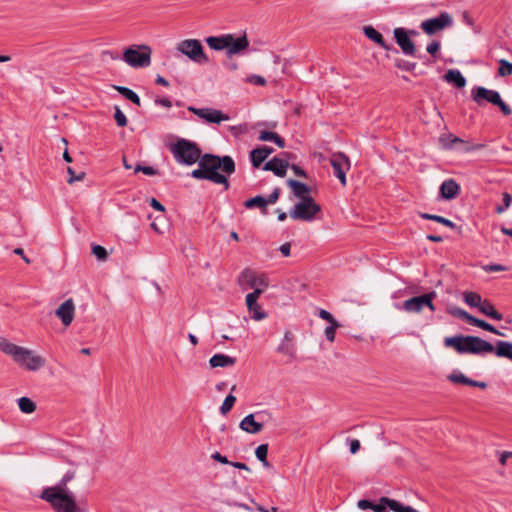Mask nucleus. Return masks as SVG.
Segmentation results:
<instances>
[{
    "mask_svg": "<svg viewBox=\"0 0 512 512\" xmlns=\"http://www.w3.org/2000/svg\"><path fill=\"white\" fill-rule=\"evenodd\" d=\"M452 18L451 16L446 13L442 12L438 17L430 18L421 23V29L428 35H432L445 27H448L452 25Z\"/></svg>",
    "mask_w": 512,
    "mask_h": 512,
    "instance_id": "ddd939ff",
    "label": "nucleus"
},
{
    "mask_svg": "<svg viewBox=\"0 0 512 512\" xmlns=\"http://www.w3.org/2000/svg\"><path fill=\"white\" fill-rule=\"evenodd\" d=\"M235 402H236V397L234 395H232V394L227 395L220 407V412L223 415L227 414L232 409Z\"/></svg>",
    "mask_w": 512,
    "mask_h": 512,
    "instance_id": "a19ab883",
    "label": "nucleus"
},
{
    "mask_svg": "<svg viewBox=\"0 0 512 512\" xmlns=\"http://www.w3.org/2000/svg\"><path fill=\"white\" fill-rule=\"evenodd\" d=\"M114 88L126 99L130 100L132 103L136 104L137 106L141 105V100L139 96L131 89L123 86H114Z\"/></svg>",
    "mask_w": 512,
    "mask_h": 512,
    "instance_id": "72a5a7b5",
    "label": "nucleus"
},
{
    "mask_svg": "<svg viewBox=\"0 0 512 512\" xmlns=\"http://www.w3.org/2000/svg\"><path fill=\"white\" fill-rule=\"evenodd\" d=\"M175 160L180 164L193 165L201 159V151L194 142L178 139L170 146Z\"/></svg>",
    "mask_w": 512,
    "mask_h": 512,
    "instance_id": "20e7f679",
    "label": "nucleus"
},
{
    "mask_svg": "<svg viewBox=\"0 0 512 512\" xmlns=\"http://www.w3.org/2000/svg\"><path fill=\"white\" fill-rule=\"evenodd\" d=\"M502 196H503V205L496 207V212L498 214H502L504 211H506L512 203V196L509 193L505 192V193H503Z\"/></svg>",
    "mask_w": 512,
    "mask_h": 512,
    "instance_id": "c03bdc74",
    "label": "nucleus"
},
{
    "mask_svg": "<svg viewBox=\"0 0 512 512\" xmlns=\"http://www.w3.org/2000/svg\"><path fill=\"white\" fill-rule=\"evenodd\" d=\"M349 446H350V452L352 454H355L360 449V442L357 439H352L349 441Z\"/></svg>",
    "mask_w": 512,
    "mask_h": 512,
    "instance_id": "e2e57ef3",
    "label": "nucleus"
},
{
    "mask_svg": "<svg viewBox=\"0 0 512 512\" xmlns=\"http://www.w3.org/2000/svg\"><path fill=\"white\" fill-rule=\"evenodd\" d=\"M248 46L249 41L245 34L239 37H234V35H232V40L229 41V46L227 47V54L229 56L238 54Z\"/></svg>",
    "mask_w": 512,
    "mask_h": 512,
    "instance_id": "aec40b11",
    "label": "nucleus"
},
{
    "mask_svg": "<svg viewBox=\"0 0 512 512\" xmlns=\"http://www.w3.org/2000/svg\"><path fill=\"white\" fill-rule=\"evenodd\" d=\"M0 350L6 355L11 356L16 364L25 369L27 360L30 357V349L18 346L0 337Z\"/></svg>",
    "mask_w": 512,
    "mask_h": 512,
    "instance_id": "9d476101",
    "label": "nucleus"
},
{
    "mask_svg": "<svg viewBox=\"0 0 512 512\" xmlns=\"http://www.w3.org/2000/svg\"><path fill=\"white\" fill-rule=\"evenodd\" d=\"M164 217H158L151 223V228L157 233H163L159 222L163 223Z\"/></svg>",
    "mask_w": 512,
    "mask_h": 512,
    "instance_id": "bf43d9fd",
    "label": "nucleus"
},
{
    "mask_svg": "<svg viewBox=\"0 0 512 512\" xmlns=\"http://www.w3.org/2000/svg\"><path fill=\"white\" fill-rule=\"evenodd\" d=\"M478 310L482 314H484V315H486V316H488V317H490V318H492L494 320L500 321V320L503 319V315L501 313H499L494 308L493 304L489 300H487V299H483L482 304L480 305Z\"/></svg>",
    "mask_w": 512,
    "mask_h": 512,
    "instance_id": "cd10ccee",
    "label": "nucleus"
},
{
    "mask_svg": "<svg viewBox=\"0 0 512 512\" xmlns=\"http://www.w3.org/2000/svg\"><path fill=\"white\" fill-rule=\"evenodd\" d=\"M18 406L21 412L31 414L36 410V404L28 397L18 399Z\"/></svg>",
    "mask_w": 512,
    "mask_h": 512,
    "instance_id": "f704fd0d",
    "label": "nucleus"
},
{
    "mask_svg": "<svg viewBox=\"0 0 512 512\" xmlns=\"http://www.w3.org/2000/svg\"><path fill=\"white\" fill-rule=\"evenodd\" d=\"M440 142H441L442 146L446 149L453 148L455 144H461L462 145L461 151H463V152H470L473 150L481 149L483 147L482 144L468 145V144H466V142L463 139L456 137L452 134L442 135L440 137Z\"/></svg>",
    "mask_w": 512,
    "mask_h": 512,
    "instance_id": "dca6fc26",
    "label": "nucleus"
},
{
    "mask_svg": "<svg viewBox=\"0 0 512 512\" xmlns=\"http://www.w3.org/2000/svg\"><path fill=\"white\" fill-rule=\"evenodd\" d=\"M150 205H151L152 208H154L157 211H160V212H164L165 211V207L155 198H152L150 200Z\"/></svg>",
    "mask_w": 512,
    "mask_h": 512,
    "instance_id": "69168bd1",
    "label": "nucleus"
},
{
    "mask_svg": "<svg viewBox=\"0 0 512 512\" xmlns=\"http://www.w3.org/2000/svg\"><path fill=\"white\" fill-rule=\"evenodd\" d=\"M279 195H280V190L278 188H275L273 190V192L268 196V198L266 199L267 200V204H273L275 203L278 198H279Z\"/></svg>",
    "mask_w": 512,
    "mask_h": 512,
    "instance_id": "052dcab7",
    "label": "nucleus"
},
{
    "mask_svg": "<svg viewBox=\"0 0 512 512\" xmlns=\"http://www.w3.org/2000/svg\"><path fill=\"white\" fill-rule=\"evenodd\" d=\"M243 274L246 277L251 276L250 280H249L251 283V286L259 285V286L267 287V285H268L266 282V279L263 276L255 277L252 275V272L249 270L244 271Z\"/></svg>",
    "mask_w": 512,
    "mask_h": 512,
    "instance_id": "37998d69",
    "label": "nucleus"
},
{
    "mask_svg": "<svg viewBox=\"0 0 512 512\" xmlns=\"http://www.w3.org/2000/svg\"><path fill=\"white\" fill-rule=\"evenodd\" d=\"M244 206L248 209H252L255 207L265 209L267 206V200L263 196H256L246 200L244 202Z\"/></svg>",
    "mask_w": 512,
    "mask_h": 512,
    "instance_id": "4c0bfd02",
    "label": "nucleus"
},
{
    "mask_svg": "<svg viewBox=\"0 0 512 512\" xmlns=\"http://www.w3.org/2000/svg\"><path fill=\"white\" fill-rule=\"evenodd\" d=\"M444 78L447 82L455 84L458 88H463L466 85V79L461 72L456 69L449 70Z\"/></svg>",
    "mask_w": 512,
    "mask_h": 512,
    "instance_id": "c85d7f7f",
    "label": "nucleus"
},
{
    "mask_svg": "<svg viewBox=\"0 0 512 512\" xmlns=\"http://www.w3.org/2000/svg\"><path fill=\"white\" fill-rule=\"evenodd\" d=\"M486 271H489V272H499V271H505L506 270V267H504L503 265H500V264H492V265H489L485 268Z\"/></svg>",
    "mask_w": 512,
    "mask_h": 512,
    "instance_id": "338daca9",
    "label": "nucleus"
},
{
    "mask_svg": "<svg viewBox=\"0 0 512 512\" xmlns=\"http://www.w3.org/2000/svg\"><path fill=\"white\" fill-rule=\"evenodd\" d=\"M463 300L472 308H479L483 301L480 294L471 291L463 292Z\"/></svg>",
    "mask_w": 512,
    "mask_h": 512,
    "instance_id": "7c9ffc66",
    "label": "nucleus"
},
{
    "mask_svg": "<svg viewBox=\"0 0 512 512\" xmlns=\"http://www.w3.org/2000/svg\"><path fill=\"white\" fill-rule=\"evenodd\" d=\"M263 292V289L256 288L253 292L246 295V305L248 310H252L254 306H256L257 300L261 293Z\"/></svg>",
    "mask_w": 512,
    "mask_h": 512,
    "instance_id": "58836bf2",
    "label": "nucleus"
},
{
    "mask_svg": "<svg viewBox=\"0 0 512 512\" xmlns=\"http://www.w3.org/2000/svg\"><path fill=\"white\" fill-rule=\"evenodd\" d=\"M247 82H249L251 84H255V85H260V86H263L266 84V80L262 76H259V75L248 76Z\"/></svg>",
    "mask_w": 512,
    "mask_h": 512,
    "instance_id": "6e6d98bb",
    "label": "nucleus"
},
{
    "mask_svg": "<svg viewBox=\"0 0 512 512\" xmlns=\"http://www.w3.org/2000/svg\"><path fill=\"white\" fill-rule=\"evenodd\" d=\"M211 458L215 461H218L222 464H229L230 465V461L227 459L226 456H223L220 452H214L212 455H211Z\"/></svg>",
    "mask_w": 512,
    "mask_h": 512,
    "instance_id": "4d7b16f0",
    "label": "nucleus"
},
{
    "mask_svg": "<svg viewBox=\"0 0 512 512\" xmlns=\"http://www.w3.org/2000/svg\"><path fill=\"white\" fill-rule=\"evenodd\" d=\"M318 316L321 319L326 320L327 322H329L330 325L338 323L337 320L333 317V315L330 312H328L327 310L320 309L319 312H318Z\"/></svg>",
    "mask_w": 512,
    "mask_h": 512,
    "instance_id": "5fc2aeb1",
    "label": "nucleus"
},
{
    "mask_svg": "<svg viewBox=\"0 0 512 512\" xmlns=\"http://www.w3.org/2000/svg\"><path fill=\"white\" fill-rule=\"evenodd\" d=\"M439 48H440V43H439V42H437V41H433V42H431V43L427 46L426 50H427V52H428V53H430V54H435V53L439 50Z\"/></svg>",
    "mask_w": 512,
    "mask_h": 512,
    "instance_id": "0e129e2a",
    "label": "nucleus"
},
{
    "mask_svg": "<svg viewBox=\"0 0 512 512\" xmlns=\"http://www.w3.org/2000/svg\"><path fill=\"white\" fill-rule=\"evenodd\" d=\"M176 49L195 63L204 64L209 61L201 42L197 39L182 40L177 44Z\"/></svg>",
    "mask_w": 512,
    "mask_h": 512,
    "instance_id": "6e6552de",
    "label": "nucleus"
},
{
    "mask_svg": "<svg viewBox=\"0 0 512 512\" xmlns=\"http://www.w3.org/2000/svg\"><path fill=\"white\" fill-rule=\"evenodd\" d=\"M480 323H482L483 326H478L479 328H481V329H483L485 331L491 332V333H493L495 335H498V336H505V334L502 331L496 329L494 326H492L488 322H486L484 320H481Z\"/></svg>",
    "mask_w": 512,
    "mask_h": 512,
    "instance_id": "864d4df0",
    "label": "nucleus"
},
{
    "mask_svg": "<svg viewBox=\"0 0 512 512\" xmlns=\"http://www.w3.org/2000/svg\"><path fill=\"white\" fill-rule=\"evenodd\" d=\"M188 111L198 116L201 120L208 124H220L230 120V116L223 113L221 110L214 108H196L188 106Z\"/></svg>",
    "mask_w": 512,
    "mask_h": 512,
    "instance_id": "9b49d317",
    "label": "nucleus"
},
{
    "mask_svg": "<svg viewBox=\"0 0 512 512\" xmlns=\"http://www.w3.org/2000/svg\"><path fill=\"white\" fill-rule=\"evenodd\" d=\"M76 478V470L69 469L54 485L45 487L39 497L49 504L54 512H87L85 505L78 500L69 483Z\"/></svg>",
    "mask_w": 512,
    "mask_h": 512,
    "instance_id": "f257e3e1",
    "label": "nucleus"
},
{
    "mask_svg": "<svg viewBox=\"0 0 512 512\" xmlns=\"http://www.w3.org/2000/svg\"><path fill=\"white\" fill-rule=\"evenodd\" d=\"M268 455V444H261L255 449L256 458L262 463L265 468L270 467V463L267 460Z\"/></svg>",
    "mask_w": 512,
    "mask_h": 512,
    "instance_id": "c9c22d12",
    "label": "nucleus"
},
{
    "mask_svg": "<svg viewBox=\"0 0 512 512\" xmlns=\"http://www.w3.org/2000/svg\"><path fill=\"white\" fill-rule=\"evenodd\" d=\"M372 502L366 499H361L358 501L357 506L361 510H372Z\"/></svg>",
    "mask_w": 512,
    "mask_h": 512,
    "instance_id": "13d9d810",
    "label": "nucleus"
},
{
    "mask_svg": "<svg viewBox=\"0 0 512 512\" xmlns=\"http://www.w3.org/2000/svg\"><path fill=\"white\" fill-rule=\"evenodd\" d=\"M249 312L252 313L251 317L256 321L263 320L267 317V314L262 311L259 304H256V306H254L252 310H249Z\"/></svg>",
    "mask_w": 512,
    "mask_h": 512,
    "instance_id": "49530a36",
    "label": "nucleus"
},
{
    "mask_svg": "<svg viewBox=\"0 0 512 512\" xmlns=\"http://www.w3.org/2000/svg\"><path fill=\"white\" fill-rule=\"evenodd\" d=\"M232 40V34H224L221 36H210L206 38L207 45L213 50H227L229 41Z\"/></svg>",
    "mask_w": 512,
    "mask_h": 512,
    "instance_id": "4be33fe9",
    "label": "nucleus"
},
{
    "mask_svg": "<svg viewBox=\"0 0 512 512\" xmlns=\"http://www.w3.org/2000/svg\"><path fill=\"white\" fill-rule=\"evenodd\" d=\"M56 316L61 320L64 326H69L75 316V304L70 298L65 300L55 311Z\"/></svg>",
    "mask_w": 512,
    "mask_h": 512,
    "instance_id": "2eb2a0df",
    "label": "nucleus"
},
{
    "mask_svg": "<svg viewBox=\"0 0 512 512\" xmlns=\"http://www.w3.org/2000/svg\"><path fill=\"white\" fill-rule=\"evenodd\" d=\"M152 49L145 44L131 45L123 51V61L132 68H146L151 64Z\"/></svg>",
    "mask_w": 512,
    "mask_h": 512,
    "instance_id": "39448f33",
    "label": "nucleus"
},
{
    "mask_svg": "<svg viewBox=\"0 0 512 512\" xmlns=\"http://www.w3.org/2000/svg\"><path fill=\"white\" fill-rule=\"evenodd\" d=\"M134 172L135 173L142 172V173H144L145 175H148V176H154V175L157 174V170L154 169L153 167L142 166V165L135 166Z\"/></svg>",
    "mask_w": 512,
    "mask_h": 512,
    "instance_id": "3c124183",
    "label": "nucleus"
},
{
    "mask_svg": "<svg viewBox=\"0 0 512 512\" xmlns=\"http://www.w3.org/2000/svg\"><path fill=\"white\" fill-rule=\"evenodd\" d=\"M447 312L450 315L460 318V319H463L474 326H477V327L483 326V324L480 323L481 319H478V318L470 315L468 312H466L464 309H462L460 307H457V306L448 307Z\"/></svg>",
    "mask_w": 512,
    "mask_h": 512,
    "instance_id": "b1692460",
    "label": "nucleus"
},
{
    "mask_svg": "<svg viewBox=\"0 0 512 512\" xmlns=\"http://www.w3.org/2000/svg\"><path fill=\"white\" fill-rule=\"evenodd\" d=\"M364 34L367 38H369L371 41L377 43L382 48L388 50L389 47L386 45L383 36L372 26H365L363 28Z\"/></svg>",
    "mask_w": 512,
    "mask_h": 512,
    "instance_id": "c756f323",
    "label": "nucleus"
},
{
    "mask_svg": "<svg viewBox=\"0 0 512 512\" xmlns=\"http://www.w3.org/2000/svg\"><path fill=\"white\" fill-rule=\"evenodd\" d=\"M330 164L333 167L334 175L342 186H345L347 184L346 173L351 166L349 158L344 153L336 152L331 155Z\"/></svg>",
    "mask_w": 512,
    "mask_h": 512,
    "instance_id": "f8f14e48",
    "label": "nucleus"
},
{
    "mask_svg": "<svg viewBox=\"0 0 512 512\" xmlns=\"http://www.w3.org/2000/svg\"><path fill=\"white\" fill-rule=\"evenodd\" d=\"M320 211V205H318L313 198H305L294 205L289 215L294 220L310 222L315 219V216Z\"/></svg>",
    "mask_w": 512,
    "mask_h": 512,
    "instance_id": "0eeeda50",
    "label": "nucleus"
},
{
    "mask_svg": "<svg viewBox=\"0 0 512 512\" xmlns=\"http://www.w3.org/2000/svg\"><path fill=\"white\" fill-rule=\"evenodd\" d=\"M471 97L478 105H482L486 101L498 106L504 115H510L512 113L511 108L501 99L497 91L479 86L472 90Z\"/></svg>",
    "mask_w": 512,
    "mask_h": 512,
    "instance_id": "423d86ee",
    "label": "nucleus"
},
{
    "mask_svg": "<svg viewBox=\"0 0 512 512\" xmlns=\"http://www.w3.org/2000/svg\"><path fill=\"white\" fill-rule=\"evenodd\" d=\"M444 345L448 348L455 349L459 354H486L494 352L497 357L512 360V342L497 341L495 346L478 336H462L446 337Z\"/></svg>",
    "mask_w": 512,
    "mask_h": 512,
    "instance_id": "f03ea898",
    "label": "nucleus"
},
{
    "mask_svg": "<svg viewBox=\"0 0 512 512\" xmlns=\"http://www.w3.org/2000/svg\"><path fill=\"white\" fill-rule=\"evenodd\" d=\"M340 327L339 323L331 324L325 328L324 334L328 341L333 342L335 340V331Z\"/></svg>",
    "mask_w": 512,
    "mask_h": 512,
    "instance_id": "09e8293b",
    "label": "nucleus"
},
{
    "mask_svg": "<svg viewBox=\"0 0 512 512\" xmlns=\"http://www.w3.org/2000/svg\"><path fill=\"white\" fill-rule=\"evenodd\" d=\"M92 253L97 257V259L104 261L107 258V251L101 245H93Z\"/></svg>",
    "mask_w": 512,
    "mask_h": 512,
    "instance_id": "de8ad7c7",
    "label": "nucleus"
},
{
    "mask_svg": "<svg viewBox=\"0 0 512 512\" xmlns=\"http://www.w3.org/2000/svg\"><path fill=\"white\" fill-rule=\"evenodd\" d=\"M250 158L253 167L258 168L267 157L264 156L259 148H255L250 152Z\"/></svg>",
    "mask_w": 512,
    "mask_h": 512,
    "instance_id": "ea45409f",
    "label": "nucleus"
},
{
    "mask_svg": "<svg viewBox=\"0 0 512 512\" xmlns=\"http://www.w3.org/2000/svg\"><path fill=\"white\" fill-rule=\"evenodd\" d=\"M155 104L159 106H163L165 108H171L172 102L168 98H157L155 99Z\"/></svg>",
    "mask_w": 512,
    "mask_h": 512,
    "instance_id": "680f3d73",
    "label": "nucleus"
},
{
    "mask_svg": "<svg viewBox=\"0 0 512 512\" xmlns=\"http://www.w3.org/2000/svg\"><path fill=\"white\" fill-rule=\"evenodd\" d=\"M46 365V360L42 356L30 351V357L27 360L25 369L28 371H38Z\"/></svg>",
    "mask_w": 512,
    "mask_h": 512,
    "instance_id": "a878e982",
    "label": "nucleus"
},
{
    "mask_svg": "<svg viewBox=\"0 0 512 512\" xmlns=\"http://www.w3.org/2000/svg\"><path fill=\"white\" fill-rule=\"evenodd\" d=\"M280 252L282 253L283 256L285 257H288L290 256V250H291V245L290 243H284L280 246L279 248Z\"/></svg>",
    "mask_w": 512,
    "mask_h": 512,
    "instance_id": "774afa93",
    "label": "nucleus"
},
{
    "mask_svg": "<svg viewBox=\"0 0 512 512\" xmlns=\"http://www.w3.org/2000/svg\"><path fill=\"white\" fill-rule=\"evenodd\" d=\"M258 139L260 141H272L280 148H283L285 146L284 140L275 132L262 131L260 132Z\"/></svg>",
    "mask_w": 512,
    "mask_h": 512,
    "instance_id": "473e14b6",
    "label": "nucleus"
},
{
    "mask_svg": "<svg viewBox=\"0 0 512 512\" xmlns=\"http://www.w3.org/2000/svg\"><path fill=\"white\" fill-rule=\"evenodd\" d=\"M394 37L404 54L410 56L414 55L415 46L403 28H396L394 30Z\"/></svg>",
    "mask_w": 512,
    "mask_h": 512,
    "instance_id": "f3484780",
    "label": "nucleus"
},
{
    "mask_svg": "<svg viewBox=\"0 0 512 512\" xmlns=\"http://www.w3.org/2000/svg\"><path fill=\"white\" fill-rule=\"evenodd\" d=\"M198 163L199 168L191 172L193 178L224 185L225 190L229 188L228 179L224 174L229 176L235 172V163L230 156L219 157L205 154Z\"/></svg>",
    "mask_w": 512,
    "mask_h": 512,
    "instance_id": "7ed1b4c3",
    "label": "nucleus"
},
{
    "mask_svg": "<svg viewBox=\"0 0 512 512\" xmlns=\"http://www.w3.org/2000/svg\"><path fill=\"white\" fill-rule=\"evenodd\" d=\"M420 216L423 218V219H426V220H433V221H436L438 223H441L451 229H455L456 228V225L455 223H453L452 221H450L449 219L445 218V217H442V216H439V215H435V214H429V213H421Z\"/></svg>",
    "mask_w": 512,
    "mask_h": 512,
    "instance_id": "e433bc0d",
    "label": "nucleus"
},
{
    "mask_svg": "<svg viewBox=\"0 0 512 512\" xmlns=\"http://www.w3.org/2000/svg\"><path fill=\"white\" fill-rule=\"evenodd\" d=\"M460 187L453 179L445 180L440 186V193L444 199H454L459 194Z\"/></svg>",
    "mask_w": 512,
    "mask_h": 512,
    "instance_id": "412c9836",
    "label": "nucleus"
},
{
    "mask_svg": "<svg viewBox=\"0 0 512 512\" xmlns=\"http://www.w3.org/2000/svg\"><path fill=\"white\" fill-rule=\"evenodd\" d=\"M277 351L290 359L295 358L296 355V347L294 344V336L292 332L286 331L283 337L282 342L277 348Z\"/></svg>",
    "mask_w": 512,
    "mask_h": 512,
    "instance_id": "a211bd4d",
    "label": "nucleus"
},
{
    "mask_svg": "<svg viewBox=\"0 0 512 512\" xmlns=\"http://www.w3.org/2000/svg\"><path fill=\"white\" fill-rule=\"evenodd\" d=\"M67 173L69 174V178L67 179V182L69 184H73L76 181H81L85 177L84 172H81L80 174L76 175L71 167H67Z\"/></svg>",
    "mask_w": 512,
    "mask_h": 512,
    "instance_id": "8fccbe9b",
    "label": "nucleus"
},
{
    "mask_svg": "<svg viewBox=\"0 0 512 512\" xmlns=\"http://www.w3.org/2000/svg\"><path fill=\"white\" fill-rule=\"evenodd\" d=\"M383 502L388 504V508L393 512H419L411 506H406L394 499H384Z\"/></svg>",
    "mask_w": 512,
    "mask_h": 512,
    "instance_id": "2f4dec72",
    "label": "nucleus"
},
{
    "mask_svg": "<svg viewBox=\"0 0 512 512\" xmlns=\"http://www.w3.org/2000/svg\"><path fill=\"white\" fill-rule=\"evenodd\" d=\"M287 185L291 188L294 196L300 200L305 198H312L310 196L311 189L308 185L293 179L287 180Z\"/></svg>",
    "mask_w": 512,
    "mask_h": 512,
    "instance_id": "5701e85b",
    "label": "nucleus"
},
{
    "mask_svg": "<svg viewBox=\"0 0 512 512\" xmlns=\"http://www.w3.org/2000/svg\"><path fill=\"white\" fill-rule=\"evenodd\" d=\"M499 65L498 73L500 76L505 77L512 74V63L505 59H501L499 61Z\"/></svg>",
    "mask_w": 512,
    "mask_h": 512,
    "instance_id": "79ce46f5",
    "label": "nucleus"
},
{
    "mask_svg": "<svg viewBox=\"0 0 512 512\" xmlns=\"http://www.w3.org/2000/svg\"><path fill=\"white\" fill-rule=\"evenodd\" d=\"M289 163L279 157H274L265 163L263 169L266 171H272L275 175L283 177L286 175Z\"/></svg>",
    "mask_w": 512,
    "mask_h": 512,
    "instance_id": "6ab92c4d",
    "label": "nucleus"
},
{
    "mask_svg": "<svg viewBox=\"0 0 512 512\" xmlns=\"http://www.w3.org/2000/svg\"><path fill=\"white\" fill-rule=\"evenodd\" d=\"M384 499H389L388 497H381L379 499L378 503L372 504V511L373 512H387L386 509L388 508V504L386 502H383Z\"/></svg>",
    "mask_w": 512,
    "mask_h": 512,
    "instance_id": "603ef678",
    "label": "nucleus"
},
{
    "mask_svg": "<svg viewBox=\"0 0 512 512\" xmlns=\"http://www.w3.org/2000/svg\"><path fill=\"white\" fill-rule=\"evenodd\" d=\"M239 428L249 434L260 433L263 429L262 414H248L241 420Z\"/></svg>",
    "mask_w": 512,
    "mask_h": 512,
    "instance_id": "4468645a",
    "label": "nucleus"
},
{
    "mask_svg": "<svg viewBox=\"0 0 512 512\" xmlns=\"http://www.w3.org/2000/svg\"><path fill=\"white\" fill-rule=\"evenodd\" d=\"M235 362H236L235 358L230 357L225 354H215L209 360V364L212 368H217V367L224 368V367H228V366H233L235 364Z\"/></svg>",
    "mask_w": 512,
    "mask_h": 512,
    "instance_id": "393cba45",
    "label": "nucleus"
},
{
    "mask_svg": "<svg viewBox=\"0 0 512 512\" xmlns=\"http://www.w3.org/2000/svg\"><path fill=\"white\" fill-rule=\"evenodd\" d=\"M436 297L435 292H429L420 296H415L405 300L398 309H402L407 313H421L424 307L429 308L431 312L436 310L433 300Z\"/></svg>",
    "mask_w": 512,
    "mask_h": 512,
    "instance_id": "1a4fd4ad",
    "label": "nucleus"
},
{
    "mask_svg": "<svg viewBox=\"0 0 512 512\" xmlns=\"http://www.w3.org/2000/svg\"><path fill=\"white\" fill-rule=\"evenodd\" d=\"M448 379L454 383H461V384H465V385H469V386H473V387H479L482 389L486 388V386H487V384L485 382H479V381L469 379L462 373L451 374L448 376Z\"/></svg>",
    "mask_w": 512,
    "mask_h": 512,
    "instance_id": "bb28decb",
    "label": "nucleus"
},
{
    "mask_svg": "<svg viewBox=\"0 0 512 512\" xmlns=\"http://www.w3.org/2000/svg\"><path fill=\"white\" fill-rule=\"evenodd\" d=\"M114 118L119 127L127 125V118L118 106H115Z\"/></svg>",
    "mask_w": 512,
    "mask_h": 512,
    "instance_id": "a18cd8bd",
    "label": "nucleus"
}]
</instances>
